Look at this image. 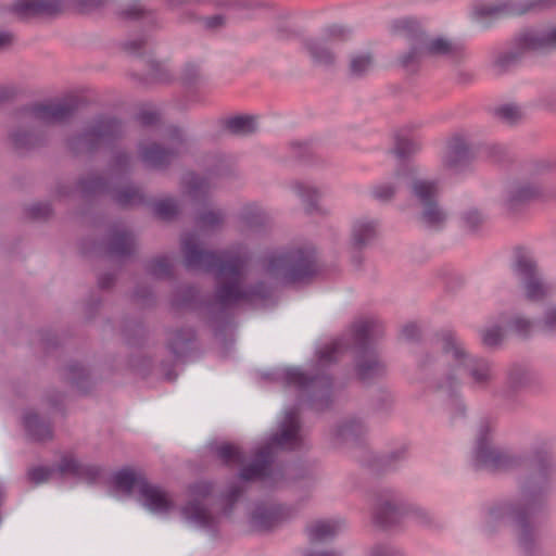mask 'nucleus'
I'll list each match as a JSON object with an SVG mask.
<instances>
[{
    "label": "nucleus",
    "instance_id": "obj_1",
    "mask_svg": "<svg viewBox=\"0 0 556 556\" xmlns=\"http://www.w3.org/2000/svg\"><path fill=\"white\" fill-rule=\"evenodd\" d=\"M110 488L114 496H131L154 515L179 516L181 520L194 527H205L210 523V514L197 498L191 500L184 508L177 510L173 496L168 492L149 483L142 476H138L129 469L115 472L110 479Z\"/></svg>",
    "mask_w": 556,
    "mask_h": 556
},
{
    "label": "nucleus",
    "instance_id": "obj_2",
    "mask_svg": "<svg viewBox=\"0 0 556 556\" xmlns=\"http://www.w3.org/2000/svg\"><path fill=\"white\" fill-rule=\"evenodd\" d=\"M443 350L450 368L442 388L452 389L453 386L460 382L467 374L477 384H482L491 380V365L486 361L471 357L457 338L453 336L447 337L444 340Z\"/></svg>",
    "mask_w": 556,
    "mask_h": 556
},
{
    "label": "nucleus",
    "instance_id": "obj_3",
    "mask_svg": "<svg viewBox=\"0 0 556 556\" xmlns=\"http://www.w3.org/2000/svg\"><path fill=\"white\" fill-rule=\"evenodd\" d=\"M404 179L410 188L421 220L430 227L441 225L445 220L446 214L437 203L439 193L437 182L426 178H415L410 175L405 176Z\"/></svg>",
    "mask_w": 556,
    "mask_h": 556
},
{
    "label": "nucleus",
    "instance_id": "obj_4",
    "mask_svg": "<svg viewBox=\"0 0 556 556\" xmlns=\"http://www.w3.org/2000/svg\"><path fill=\"white\" fill-rule=\"evenodd\" d=\"M374 516L378 523L389 527L406 517L422 521L426 519L427 513L422 507L406 502L396 494H388L378 498Z\"/></svg>",
    "mask_w": 556,
    "mask_h": 556
},
{
    "label": "nucleus",
    "instance_id": "obj_5",
    "mask_svg": "<svg viewBox=\"0 0 556 556\" xmlns=\"http://www.w3.org/2000/svg\"><path fill=\"white\" fill-rule=\"evenodd\" d=\"M518 53L556 48V23L525 29L515 39Z\"/></svg>",
    "mask_w": 556,
    "mask_h": 556
},
{
    "label": "nucleus",
    "instance_id": "obj_6",
    "mask_svg": "<svg viewBox=\"0 0 556 556\" xmlns=\"http://www.w3.org/2000/svg\"><path fill=\"white\" fill-rule=\"evenodd\" d=\"M515 270L522 280L527 299L540 301L551 293V287L539 275L536 264L531 257H520Z\"/></svg>",
    "mask_w": 556,
    "mask_h": 556
},
{
    "label": "nucleus",
    "instance_id": "obj_7",
    "mask_svg": "<svg viewBox=\"0 0 556 556\" xmlns=\"http://www.w3.org/2000/svg\"><path fill=\"white\" fill-rule=\"evenodd\" d=\"M301 442L300 426L294 412H286L279 425L278 431L270 438L267 446L261 452L260 458L264 459L268 450L293 448Z\"/></svg>",
    "mask_w": 556,
    "mask_h": 556
},
{
    "label": "nucleus",
    "instance_id": "obj_8",
    "mask_svg": "<svg viewBox=\"0 0 556 556\" xmlns=\"http://www.w3.org/2000/svg\"><path fill=\"white\" fill-rule=\"evenodd\" d=\"M56 469L62 475L72 476L87 483L97 481L101 476V468L98 465L83 462L71 453L61 456Z\"/></svg>",
    "mask_w": 556,
    "mask_h": 556
},
{
    "label": "nucleus",
    "instance_id": "obj_9",
    "mask_svg": "<svg viewBox=\"0 0 556 556\" xmlns=\"http://www.w3.org/2000/svg\"><path fill=\"white\" fill-rule=\"evenodd\" d=\"M477 463L495 466L501 462L502 451L494 443L493 432L490 427H482L477 435L475 447Z\"/></svg>",
    "mask_w": 556,
    "mask_h": 556
},
{
    "label": "nucleus",
    "instance_id": "obj_10",
    "mask_svg": "<svg viewBox=\"0 0 556 556\" xmlns=\"http://www.w3.org/2000/svg\"><path fill=\"white\" fill-rule=\"evenodd\" d=\"M61 10L59 0H13L12 12L21 18L52 14Z\"/></svg>",
    "mask_w": 556,
    "mask_h": 556
},
{
    "label": "nucleus",
    "instance_id": "obj_11",
    "mask_svg": "<svg viewBox=\"0 0 556 556\" xmlns=\"http://www.w3.org/2000/svg\"><path fill=\"white\" fill-rule=\"evenodd\" d=\"M266 270L283 281H293L299 277L300 265L293 254H281L268 260Z\"/></svg>",
    "mask_w": 556,
    "mask_h": 556
},
{
    "label": "nucleus",
    "instance_id": "obj_12",
    "mask_svg": "<svg viewBox=\"0 0 556 556\" xmlns=\"http://www.w3.org/2000/svg\"><path fill=\"white\" fill-rule=\"evenodd\" d=\"M344 527V521L341 519H318L307 526L306 532L312 542H320L332 539Z\"/></svg>",
    "mask_w": 556,
    "mask_h": 556
},
{
    "label": "nucleus",
    "instance_id": "obj_13",
    "mask_svg": "<svg viewBox=\"0 0 556 556\" xmlns=\"http://www.w3.org/2000/svg\"><path fill=\"white\" fill-rule=\"evenodd\" d=\"M285 517L283 508L277 505L257 507L251 517L252 526L257 530H268Z\"/></svg>",
    "mask_w": 556,
    "mask_h": 556
},
{
    "label": "nucleus",
    "instance_id": "obj_14",
    "mask_svg": "<svg viewBox=\"0 0 556 556\" xmlns=\"http://www.w3.org/2000/svg\"><path fill=\"white\" fill-rule=\"evenodd\" d=\"M222 275L230 277L227 285L223 286L219 290V298L224 303L237 302L240 299L250 298V294L242 292L240 280L232 267L224 266Z\"/></svg>",
    "mask_w": 556,
    "mask_h": 556
},
{
    "label": "nucleus",
    "instance_id": "obj_15",
    "mask_svg": "<svg viewBox=\"0 0 556 556\" xmlns=\"http://www.w3.org/2000/svg\"><path fill=\"white\" fill-rule=\"evenodd\" d=\"M468 149L465 140L460 137L453 138L443 157V165L447 169H456L467 160Z\"/></svg>",
    "mask_w": 556,
    "mask_h": 556
},
{
    "label": "nucleus",
    "instance_id": "obj_16",
    "mask_svg": "<svg viewBox=\"0 0 556 556\" xmlns=\"http://www.w3.org/2000/svg\"><path fill=\"white\" fill-rule=\"evenodd\" d=\"M329 35L321 37L311 38L305 42V50L311 59L320 64H327L332 60V53L329 48Z\"/></svg>",
    "mask_w": 556,
    "mask_h": 556
},
{
    "label": "nucleus",
    "instance_id": "obj_17",
    "mask_svg": "<svg viewBox=\"0 0 556 556\" xmlns=\"http://www.w3.org/2000/svg\"><path fill=\"white\" fill-rule=\"evenodd\" d=\"M382 370V363L371 352H364L357 359L356 374L361 379H369L379 375Z\"/></svg>",
    "mask_w": 556,
    "mask_h": 556
},
{
    "label": "nucleus",
    "instance_id": "obj_18",
    "mask_svg": "<svg viewBox=\"0 0 556 556\" xmlns=\"http://www.w3.org/2000/svg\"><path fill=\"white\" fill-rule=\"evenodd\" d=\"M457 47L450 40L442 37H431L422 42L420 53L427 55H451L456 52Z\"/></svg>",
    "mask_w": 556,
    "mask_h": 556
},
{
    "label": "nucleus",
    "instance_id": "obj_19",
    "mask_svg": "<svg viewBox=\"0 0 556 556\" xmlns=\"http://www.w3.org/2000/svg\"><path fill=\"white\" fill-rule=\"evenodd\" d=\"M506 318L501 317L497 321H491L481 330V340L484 345L495 346L500 344L505 337Z\"/></svg>",
    "mask_w": 556,
    "mask_h": 556
},
{
    "label": "nucleus",
    "instance_id": "obj_20",
    "mask_svg": "<svg viewBox=\"0 0 556 556\" xmlns=\"http://www.w3.org/2000/svg\"><path fill=\"white\" fill-rule=\"evenodd\" d=\"M24 425L29 434L36 440H45L51 435L50 426L35 413L25 416Z\"/></svg>",
    "mask_w": 556,
    "mask_h": 556
},
{
    "label": "nucleus",
    "instance_id": "obj_21",
    "mask_svg": "<svg viewBox=\"0 0 556 556\" xmlns=\"http://www.w3.org/2000/svg\"><path fill=\"white\" fill-rule=\"evenodd\" d=\"M378 333L377 326L370 320L359 321L354 326V345L363 349L366 341Z\"/></svg>",
    "mask_w": 556,
    "mask_h": 556
},
{
    "label": "nucleus",
    "instance_id": "obj_22",
    "mask_svg": "<svg viewBox=\"0 0 556 556\" xmlns=\"http://www.w3.org/2000/svg\"><path fill=\"white\" fill-rule=\"evenodd\" d=\"M31 114L39 122L49 124L60 121L64 111L60 105H40L35 108Z\"/></svg>",
    "mask_w": 556,
    "mask_h": 556
},
{
    "label": "nucleus",
    "instance_id": "obj_23",
    "mask_svg": "<svg viewBox=\"0 0 556 556\" xmlns=\"http://www.w3.org/2000/svg\"><path fill=\"white\" fill-rule=\"evenodd\" d=\"M376 233V225L372 222H358L353 227V238L356 243L363 244L369 241Z\"/></svg>",
    "mask_w": 556,
    "mask_h": 556
},
{
    "label": "nucleus",
    "instance_id": "obj_24",
    "mask_svg": "<svg viewBox=\"0 0 556 556\" xmlns=\"http://www.w3.org/2000/svg\"><path fill=\"white\" fill-rule=\"evenodd\" d=\"M227 126L235 134L245 135L255 129V119L251 116H236L228 121Z\"/></svg>",
    "mask_w": 556,
    "mask_h": 556
},
{
    "label": "nucleus",
    "instance_id": "obj_25",
    "mask_svg": "<svg viewBox=\"0 0 556 556\" xmlns=\"http://www.w3.org/2000/svg\"><path fill=\"white\" fill-rule=\"evenodd\" d=\"M293 192L303 201L313 204L319 197V190L311 184L295 182L292 187Z\"/></svg>",
    "mask_w": 556,
    "mask_h": 556
},
{
    "label": "nucleus",
    "instance_id": "obj_26",
    "mask_svg": "<svg viewBox=\"0 0 556 556\" xmlns=\"http://www.w3.org/2000/svg\"><path fill=\"white\" fill-rule=\"evenodd\" d=\"M506 324L511 331L520 336L529 334L533 328V323L522 315H515L509 320L506 319Z\"/></svg>",
    "mask_w": 556,
    "mask_h": 556
},
{
    "label": "nucleus",
    "instance_id": "obj_27",
    "mask_svg": "<svg viewBox=\"0 0 556 556\" xmlns=\"http://www.w3.org/2000/svg\"><path fill=\"white\" fill-rule=\"evenodd\" d=\"M348 345L345 340H336L319 351V357L323 362H331Z\"/></svg>",
    "mask_w": 556,
    "mask_h": 556
},
{
    "label": "nucleus",
    "instance_id": "obj_28",
    "mask_svg": "<svg viewBox=\"0 0 556 556\" xmlns=\"http://www.w3.org/2000/svg\"><path fill=\"white\" fill-rule=\"evenodd\" d=\"M371 66V58L368 54H356L351 60V70L354 74H363Z\"/></svg>",
    "mask_w": 556,
    "mask_h": 556
},
{
    "label": "nucleus",
    "instance_id": "obj_29",
    "mask_svg": "<svg viewBox=\"0 0 556 556\" xmlns=\"http://www.w3.org/2000/svg\"><path fill=\"white\" fill-rule=\"evenodd\" d=\"M367 556H404V554L393 545L377 544L368 551Z\"/></svg>",
    "mask_w": 556,
    "mask_h": 556
},
{
    "label": "nucleus",
    "instance_id": "obj_30",
    "mask_svg": "<svg viewBox=\"0 0 556 556\" xmlns=\"http://www.w3.org/2000/svg\"><path fill=\"white\" fill-rule=\"evenodd\" d=\"M185 252L187 262L191 266L198 265L208 257V255L199 250L198 247L189 245L188 243L185 244Z\"/></svg>",
    "mask_w": 556,
    "mask_h": 556
},
{
    "label": "nucleus",
    "instance_id": "obj_31",
    "mask_svg": "<svg viewBox=\"0 0 556 556\" xmlns=\"http://www.w3.org/2000/svg\"><path fill=\"white\" fill-rule=\"evenodd\" d=\"M219 457L226 463H240L241 455L238 448L231 444H224L218 450Z\"/></svg>",
    "mask_w": 556,
    "mask_h": 556
},
{
    "label": "nucleus",
    "instance_id": "obj_32",
    "mask_svg": "<svg viewBox=\"0 0 556 556\" xmlns=\"http://www.w3.org/2000/svg\"><path fill=\"white\" fill-rule=\"evenodd\" d=\"M540 325L544 331L552 332L556 330V304L546 308Z\"/></svg>",
    "mask_w": 556,
    "mask_h": 556
},
{
    "label": "nucleus",
    "instance_id": "obj_33",
    "mask_svg": "<svg viewBox=\"0 0 556 556\" xmlns=\"http://www.w3.org/2000/svg\"><path fill=\"white\" fill-rule=\"evenodd\" d=\"M54 473V470L47 468V467H37L29 471L28 477L29 479L35 483H42L45 481H48L52 475Z\"/></svg>",
    "mask_w": 556,
    "mask_h": 556
},
{
    "label": "nucleus",
    "instance_id": "obj_34",
    "mask_svg": "<svg viewBox=\"0 0 556 556\" xmlns=\"http://www.w3.org/2000/svg\"><path fill=\"white\" fill-rule=\"evenodd\" d=\"M164 151L160 147H153L150 150L146 151L143 156L151 164L159 165L163 162Z\"/></svg>",
    "mask_w": 556,
    "mask_h": 556
},
{
    "label": "nucleus",
    "instance_id": "obj_35",
    "mask_svg": "<svg viewBox=\"0 0 556 556\" xmlns=\"http://www.w3.org/2000/svg\"><path fill=\"white\" fill-rule=\"evenodd\" d=\"M264 471H265V466L257 464L253 467L243 468L240 476L244 480H250V479L261 477L264 473Z\"/></svg>",
    "mask_w": 556,
    "mask_h": 556
},
{
    "label": "nucleus",
    "instance_id": "obj_36",
    "mask_svg": "<svg viewBox=\"0 0 556 556\" xmlns=\"http://www.w3.org/2000/svg\"><path fill=\"white\" fill-rule=\"evenodd\" d=\"M394 193V188L390 184H383L375 188L374 194L376 198L387 200Z\"/></svg>",
    "mask_w": 556,
    "mask_h": 556
},
{
    "label": "nucleus",
    "instance_id": "obj_37",
    "mask_svg": "<svg viewBox=\"0 0 556 556\" xmlns=\"http://www.w3.org/2000/svg\"><path fill=\"white\" fill-rule=\"evenodd\" d=\"M502 118L507 122H514L519 117V110L516 106L507 105L503 106L498 111Z\"/></svg>",
    "mask_w": 556,
    "mask_h": 556
},
{
    "label": "nucleus",
    "instance_id": "obj_38",
    "mask_svg": "<svg viewBox=\"0 0 556 556\" xmlns=\"http://www.w3.org/2000/svg\"><path fill=\"white\" fill-rule=\"evenodd\" d=\"M290 382L299 387H305L308 383V378L300 370L293 369L289 374Z\"/></svg>",
    "mask_w": 556,
    "mask_h": 556
},
{
    "label": "nucleus",
    "instance_id": "obj_39",
    "mask_svg": "<svg viewBox=\"0 0 556 556\" xmlns=\"http://www.w3.org/2000/svg\"><path fill=\"white\" fill-rule=\"evenodd\" d=\"M361 426L355 422H348L343 425L340 429L339 435L349 437L355 435L358 433Z\"/></svg>",
    "mask_w": 556,
    "mask_h": 556
},
{
    "label": "nucleus",
    "instance_id": "obj_40",
    "mask_svg": "<svg viewBox=\"0 0 556 556\" xmlns=\"http://www.w3.org/2000/svg\"><path fill=\"white\" fill-rule=\"evenodd\" d=\"M464 219L469 227L473 228L481 222L482 217L479 212L470 211L464 216Z\"/></svg>",
    "mask_w": 556,
    "mask_h": 556
},
{
    "label": "nucleus",
    "instance_id": "obj_41",
    "mask_svg": "<svg viewBox=\"0 0 556 556\" xmlns=\"http://www.w3.org/2000/svg\"><path fill=\"white\" fill-rule=\"evenodd\" d=\"M220 219V215L215 212H210L205 216L202 217V223L204 225H213Z\"/></svg>",
    "mask_w": 556,
    "mask_h": 556
},
{
    "label": "nucleus",
    "instance_id": "obj_42",
    "mask_svg": "<svg viewBox=\"0 0 556 556\" xmlns=\"http://www.w3.org/2000/svg\"><path fill=\"white\" fill-rule=\"evenodd\" d=\"M507 515V509H494L490 513V520L493 521V520H496V519H500V518H505Z\"/></svg>",
    "mask_w": 556,
    "mask_h": 556
},
{
    "label": "nucleus",
    "instance_id": "obj_43",
    "mask_svg": "<svg viewBox=\"0 0 556 556\" xmlns=\"http://www.w3.org/2000/svg\"><path fill=\"white\" fill-rule=\"evenodd\" d=\"M533 193H534L533 190L522 189V190L518 191L516 197L520 200H523V199L531 197Z\"/></svg>",
    "mask_w": 556,
    "mask_h": 556
},
{
    "label": "nucleus",
    "instance_id": "obj_44",
    "mask_svg": "<svg viewBox=\"0 0 556 556\" xmlns=\"http://www.w3.org/2000/svg\"><path fill=\"white\" fill-rule=\"evenodd\" d=\"M305 556H338L333 552H316V553H307Z\"/></svg>",
    "mask_w": 556,
    "mask_h": 556
},
{
    "label": "nucleus",
    "instance_id": "obj_45",
    "mask_svg": "<svg viewBox=\"0 0 556 556\" xmlns=\"http://www.w3.org/2000/svg\"><path fill=\"white\" fill-rule=\"evenodd\" d=\"M11 40V37L10 35L8 34H4V33H0V47L9 43Z\"/></svg>",
    "mask_w": 556,
    "mask_h": 556
},
{
    "label": "nucleus",
    "instance_id": "obj_46",
    "mask_svg": "<svg viewBox=\"0 0 556 556\" xmlns=\"http://www.w3.org/2000/svg\"><path fill=\"white\" fill-rule=\"evenodd\" d=\"M519 540H520L521 543H525V544L528 541V534H527V530L525 528H522L521 531H520Z\"/></svg>",
    "mask_w": 556,
    "mask_h": 556
},
{
    "label": "nucleus",
    "instance_id": "obj_47",
    "mask_svg": "<svg viewBox=\"0 0 556 556\" xmlns=\"http://www.w3.org/2000/svg\"><path fill=\"white\" fill-rule=\"evenodd\" d=\"M138 14H139V10H138V9H134V10H131L130 12H128L126 15H127L128 17H135V16H137Z\"/></svg>",
    "mask_w": 556,
    "mask_h": 556
},
{
    "label": "nucleus",
    "instance_id": "obj_48",
    "mask_svg": "<svg viewBox=\"0 0 556 556\" xmlns=\"http://www.w3.org/2000/svg\"><path fill=\"white\" fill-rule=\"evenodd\" d=\"M102 135H103L102 127H101V128H99V129H97V130H94V131L92 132V136H102Z\"/></svg>",
    "mask_w": 556,
    "mask_h": 556
},
{
    "label": "nucleus",
    "instance_id": "obj_49",
    "mask_svg": "<svg viewBox=\"0 0 556 556\" xmlns=\"http://www.w3.org/2000/svg\"><path fill=\"white\" fill-rule=\"evenodd\" d=\"M220 23H222L220 17H215V18H214V23H213L211 26H217V25H219Z\"/></svg>",
    "mask_w": 556,
    "mask_h": 556
},
{
    "label": "nucleus",
    "instance_id": "obj_50",
    "mask_svg": "<svg viewBox=\"0 0 556 556\" xmlns=\"http://www.w3.org/2000/svg\"><path fill=\"white\" fill-rule=\"evenodd\" d=\"M526 10H515L516 13H523Z\"/></svg>",
    "mask_w": 556,
    "mask_h": 556
}]
</instances>
